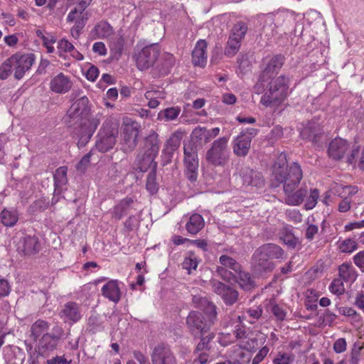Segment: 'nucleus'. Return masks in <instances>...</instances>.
<instances>
[{"mask_svg": "<svg viewBox=\"0 0 364 364\" xmlns=\"http://www.w3.org/2000/svg\"><path fill=\"white\" fill-rule=\"evenodd\" d=\"M346 339L341 338L335 341L333 344V350L337 353H341L346 350Z\"/></svg>", "mask_w": 364, "mask_h": 364, "instance_id": "nucleus-60", "label": "nucleus"}, {"mask_svg": "<svg viewBox=\"0 0 364 364\" xmlns=\"http://www.w3.org/2000/svg\"><path fill=\"white\" fill-rule=\"evenodd\" d=\"M343 281L341 278L333 279L329 287L330 291L334 294L341 295L345 291Z\"/></svg>", "mask_w": 364, "mask_h": 364, "instance_id": "nucleus-48", "label": "nucleus"}, {"mask_svg": "<svg viewBox=\"0 0 364 364\" xmlns=\"http://www.w3.org/2000/svg\"><path fill=\"white\" fill-rule=\"evenodd\" d=\"M200 342L196 346L195 353H199L204 350H209L210 349V343L214 338V333H210L208 335H200Z\"/></svg>", "mask_w": 364, "mask_h": 364, "instance_id": "nucleus-40", "label": "nucleus"}, {"mask_svg": "<svg viewBox=\"0 0 364 364\" xmlns=\"http://www.w3.org/2000/svg\"><path fill=\"white\" fill-rule=\"evenodd\" d=\"M318 196H319V192H318V189H316V188L311 189V194L306 199V202L305 203V208L306 210L313 209L317 203V200L318 198Z\"/></svg>", "mask_w": 364, "mask_h": 364, "instance_id": "nucleus-47", "label": "nucleus"}, {"mask_svg": "<svg viewBox=\"0 0 364 364\" xmlns=\"http://www.w3.org/2000/svg\"><path fill=\"white\" fill-rule=\"evenodd\" d=\"M284 63V56L278 54L272 56L269 59H267L265 62V68H264L259 81L255 85L257 92L262 91L263 86H260V83L267 81L272 75L276 74L282 68Z\"/></svg>", "mask_w": 364, "mask_h": 364, "instance_id": "nucleus-12", "label": "nucleus"}, {"mask_svg": "<svg viewBox=\"0 0 364 364\" xmlns=\"http://www.w3.org/2000/svg\"><path fill=\"white\" fill-rule=\"evenodd\" d=\"M207 44L204 40L197 42L193 52L192 60L195 65L204 67L207 61L206 50Z\"/></svg>", "mask_w": 364, "mask_h": 364, "instance_id": "nucleus-25", "label": "nucleus"}, {"mask_svg": "<svg viewBox=\"0 0 364 364\" xmlns=\"http://www.w3.org/2000/svg\"><path fill=\"white\" fill-rule=\"evenodd\" d=\"M213 290L215 293L221 296L227 305H232L238 299V291L230 286L217 281H211Z\"/></svg>", "mask_w": 364, "mask_h": 364, "instance_id": "nucleus-17", "label": "nucleus"}, {"mask_svg": "<svg viewBox=\"0 0 364 364\" xmlns=\"http://www.w3.org/2000/svg\"><path fill=\"white\" fill-rule=\"evenodd\" d=\"M50 327L48 321L43 319H38L31 326V336L36 340L41 335L46 333Z\"/></svg>", "mask_w": 364, "mask_h": 364, "instance_id": "nucleus-34", "label": "nucleus"}, {"mask_svg": "<svg viewBox=\"0 0 364 364\" xmlns=\"http://www.w3.org/2000/svg\"><path fill=\"white\" fill-rule=\"evenodd\" d=\"M84 11H81L80 7H75L70 11L67 16L68 22L75 21L76 28H83L88 19V13H83Z\"/></svg>", "mask_w": 364, "mask_h": 364, "instance_id": "nucleus-27", "label": "nucleus"}, {"mask_svg": "<svg viewBox=\"0 0 364 364\" xmlns=\"http://www.w3.org/2000/svg\"><path fill=\"white\" fill-rule=\"evenodd\" d=\"M46 364H71V360H68L64 355H56L50 359H48Z\"/></svg>", "mask_w": 364, "mask_h": 364, "instance_id": "nucleus-63", "label": "nucleus"}, {"mask_svg": "<svg viewBox=\"0 0 364 364\" xmlns=\"http://www.w3.org/2000/svg\"><path fill=\"white\" fill-rule=\"evenodd\" d=\"M242 178L243 184L247 186H252L257 188H261L264 186V178L262 173L245 168L242 171Z\"/></svg>", "mask_w": 364, "mask_h": 364, "instance_id": "nucleus-21", "label": "nucleus"}, {"mask_svg": "<svg viewBox=\"0 0 364 364\" xmlns=\"http://www.w3.org/2000/svg\"><path fill=\"white\" fill-rule=\"evenodd\" d=\"M318 126L319 125L316 123H309L307 125L304 127L300 132V135L302 139L311 141Z\"/></svg>", "mask_w": 364, "mask_h": 364, "instance_id": "nucleus-42", "label": "nucleus"}, {"mask_svg": "<svg viewBox=\"0 0 364 364\" xmlns=\"http://www.w3.org/2000/svg\"><path fill=\"white\" fill-rule=\"evenodd\" d=\"M237 274H238L237 282L244 291H251L256 287L255 282L249 272L242 271L241 269Z\"/></svg>", "mask_w": 364, "mask_h": 364, "instance_id": "nucleus-30", "label": "nucleus"}, {"mask_svg": "<svg viewBox=\"0 0 364 364\" xmlns=\"http://www.w3.org/2000/svg\"><path fill=\"white\" fill-rule=\"evenodd\" d=\"M17 249L24 255H35L41 249L38 238L35 235H26L19 240Z\"/></svg>", "mask_w": 364, "mask_h": 364, "instance_id": "nucleus-20", "label": "nucleus"}, {"mask_svg": "<svg viewBox=\"0 0 364 364\" xmlns=\"http://www.w3.org/2000/svg\"><path fill=\"white\" fill-rule=\"evenodd\" d=\"M257 132L258 130L255 128H247L241 132L232 142L233 153L237 156H246L249 153L252 140Z\"/></svg>", "mask_w": 364, "mask_h": 364, "instance_id": "nucleus-11", "label": "nucleus"}, {"mask_svg": "<svg viewBox=\"0 0 364 364\" xmlns=\"http://www.w3.org/2000/svg\"><path fill=\"white\" fill-rule=\"evenodd\" d=\"M49 206V201L44 198L36 200L31 206L33 212H41L48 208Z\"/></svg>", "mask_w": 364, "mask_h": 364, "instance_id": "nucleus-50", "label": "nucleus"}, {"mask_svg": "<svg viewBox=\"0 0 364 364\" xmlns=\"http://www.w3.org/2000/svg\"><path fill=\"white\" fill-rule=\"evenodd\" d=\"M35 60L33 54L14 55L9 58V62L13 65L14 77L21 79L25 73L30 70Z\"/></svg>", "mask_w": 364, "mask_h": 364, "instance_id": "nucleus-14", "label": "nucleus"}, {"mask_svg": "<svg viewBox=\"0 0 364 364\" xmlns=\"http://www.w3.org/2000/svg\"><path fill=\"white\" fill-rule=\"evenodd\" d=\"M73 85V83L70 77L60 73L51 78L49 88L55 94L63 95L68 93L71 90Z\"/></svg>", "mask_w": 364, "mask_h": 364, "instance_id": "nucleus-18", "label": "nucleus"}, {"mask_svg": "<svg viewBox=\"0 0 364 364\" xmlns=\"http://www.w3.org/2000/svg\"><path fill=\"white\" fill-rule=\"evenodd\" d=\"M151 364H176L177 359L168 346H156L151 353Z\"/></svg>", "mask_w": 364, "mask_h": 364, "instance_id": "nucleus-15", "label": "nucleus"}, {"mask_svg": "<svg viewBox=\"0 0 364 364\" xmlns=\"http://www.w3.org/2000/svg\"><path fill=\"white\" fill-rule=\"evenodd\" d=\"M123 48V40L119 38L117 43H111L110 49L116 57H119Z\"/></svg>", "mask_w": 364, "mask_h": 364, "instance_id": "nucleus-59", "label": "nucleus"}, {"mask_svg": "<svg viewBox=\"0 0 364 364\" xmlns=\"http://www.w3.org/2000/svg\"><path fill=\"white\" fill-rule=\"evenodd\" d=\"M251 267L255 274L263 275L272 272L275 264L257 248L252 256Z\"/></svg>", "mask_w": 364, "mask_h": 364, "instance_id": "nucleus-13", "label": "nucleus"}, {"mask_svg": "<svg viewBox=\"0 0 364 364\" xmlns=\"http://www.w3.org/2000/svg\"><path fill=\"white\" fill-rule=\"evenodd\" d=\"M67 173V166H60L55 170L53 174L55 191H60L63 187L68 183Z\"/></svg>", "mask_w": 364, "mask_h": 364, "instance_id": "nucleus-32", "label": "nucleus"}, {"mask_svg": "<svg viewBox=\"0 0 364 364\" xmlns=\"http://www.w3.org/2000/svg\"><path fill=\"white\" fill-rule=\"evenodd\" d=\"M97 37L99 38H108L113 34L114 30L106 21H100L97 23L94 28Z\"/></svg>", "mask_w": 364, "mask_h": 364, "instance_id": "nucleus-35", "label": "nucleus"}, {"mask_svg": "<svg viewBox=\"0 0 364 364\" xmlns=\"http://www.w3.org/2000/svg\"><path fill=\"white\" fill-rule=\"evenodd\" d=\"M280 239L283 242L290 248H295L299 243V240L294 236L292 232L287 228H284L281 232Z\"/></svg>", "mask_w": 364, "mask_h": 364, "instance_id": "nucleus-39", "label": "nucleus"}, {"mask_svg": "<svg viewBox=\"0 0 364 364\" xmlns=\"http://www.w3.org/2000/svg\"><path fill=\"white\" fill-rule=\"evenodd\" d=\"M242 41L232 36H229L224 53L227 57H233L240 50Z\"/></svg>", "mask_w": 364, "mask_h": 364, "instance_id": "nucleus-37", "label": "nucleus"}, {"mask_svg": "<svg viewBox=\"0 0 364 364\" xmlns=\"http://www.w3.org/2000/svg\"><path fill=\"white\" fill-rule=\"evenodd\" d=\"M288 90L289 78L281 75L269 82V89L263 95L260 102L266 107L280 104L287 98Z\"/></svg>", "mask_w": 364, "mask_h": 364, "instance_id": "nucleus-5", "label": "nucleus"}, {"mask_svg": "<svg viewBox=\"0 0 364 364\" xmlns=\"http://www.w3.org/2000/svg\"><path fill=\"white\" fill-rule=\"evenodd\" d=\"M216 272L223 279L226 281H230L235 277L234 274L228 269L223 266H218Z\"/></svg>", "mask_w": 364, "mask_h": 364, "instance_id": "nucleus-54", "label": "nucleus"}, {"mask_svg": "<svg viewBox=\"0 0 364 364\" xmlns=\"http://www.w3.org/2000/svg\"><path fill=\"white\" fill-rule=\"evenodd\" d=\"M216 317V306L208 302L205 314L198 311H191L186 318V323L191 334L196 338L210 331Z\"/></svg>", "mask_w": 364, "mask_h": 364, "instance_id": "nucleus-4", "label": "nucleus"}, {"mask_svg": "<svg viewBox=\"0 0 364 364\" xmlns=\"http://www.w3.org/2000/svg\"><path fill=\"white\" fill-rule=\"evenodd\" d=\"M181 141V133H174L166 140L162 154L167 157L168 160L171 159L174 151L180 146Z\"/></svg>", "mask_w": 364, "mask_h": 364, "instance_id": "nucleus-26", "label": "nucleus"}, {"mask_svg": "<svg viewBox=\"0 0 364 364\" xmlns=\"http://www.w3.org/2000/svg\"><path fill=\"white\" fill-rule=\"evenodd\" d=\"M145 149L146 151L143 156H137V168L141 172L146 171L152 164H154V168L156 166L154 159L159 151V135L156 132H153L146 136L145 139Z\"/></svg>", "mask_w": 364, "mask_h": 364, "instance_id": "nucleus-7", "label": "nucleus"}, {"mask_svg": "<svg viewBox=\"0 0 364 364\" xmlns=\"http://www.w3.org/2000/svg\"><path fill=\"white\" fill-rule=\"evenodd\" d=\"M286 215L288 220L294 223H299L302 220V215L297 210H288L286 212Z\"/></svg>", "mask_w": 364, "mask_h": 364, "instance_id": "nucleus-56", "label": "nucleus"}, {"mask_svg": "<svg viewBox=\"0 0 364 364\" xmlns=\"http://www.w3.org/2000/svg\"><path fill=\"white\" fill-rule=\"evenodd\" d=\"M60 317L65 321L76 323L82 318V314L78 304L73 301H69L64 305L60 312Z\"/></svg>", "mask_w": 364, "mask_h": 364, "instance_id": "nucleus-22", "label": "nucleus"}, {"mask_svg": "<svg viewBox=\"0 0 364 364\" xmlns=\"http://www.w3.org/2000/svg\"><path fill=\"white\" fill-rule=\"evenodd\" d=\"M156 178V176L155 171H152L150 173H149L146 177V187L147 191L151 194L156 193L158 191Z\"/></svg>", "mask_w": 364, "mask_h": 364, "instance_id": "nucleus-44", "label": "nucleus"}, {"mask_svg": "<svg viewBox=\"0 0 364 364\" xmlns=\"http://www.w3.org/2000/svg\"><path fill=\"white\" fill-rule=\"evenodd\" d=\"M102 294L109 301L117 304L121 299V291L117 280H109L102 288Z\"/></svg>", "mask_w": 364, "mask_h": 364, "instance_id": "nucleus-23", "label": "nucleus"}, {"mask_svg": "<svg viewBox=\"0 0 364 364\" xmlns=\"http://www.w3.org/2000/svg\"><path fill=\"white\" fill-rule=\"evenodd\" d=\"M354 264L364 272V250L360 251L353 257Z\"/></svg>", "mask_w": 364, "mask_h": 364, "instance_id": "nucleus-62", "label": "nucleus"}, {"mask_svg": "<svg viewBox=\"0 0 364 364\" xmlns=\"http://www.w3.org/2000/svg\"><path fill=\"white\" fill-rule=\"evenodd\" d=\"M181 112V109L178 107H168L159 113V118H164L166 121H172L178 117Z\"/></svg>", "mask_w": 364, "mask_h": 364, "instance_id": "nucleus-41", "label": "nucleus"}, {"mask_svg": "<svg viewBox=\"0 0 364 364\" xmlns=\"http://www.w3.org/2000/svg\"><path fill=\"white\" fill-rule=\"evenodd\" d=\"M205 127H196L192 132L191 140L190 141L194 142V140L203 141V142L205 143Z\"/></svg>", "mask_w": 364, "mask_h": 364, "instance_id": "nucleus-53", "label": "nucleus"}, {"mask_svg": "<svg viewBox=\"0 0 364 364\" xmlns=\"http://www.w3.org/2000/svg\"><path fill=\"white\" fill-rule=\"evenodd\" d=\"M11 288L8 282L5 279H0V299L7 296L11 292Z\"/></svg>", "mask_w": 364, "mask_h": 364, "instance_id": "nucleus-55", "label": "nucleus"}, {"mask_svg": "<svg viewBox=\"0 0 364 364\" xmlns=\"http://www.w3.org/2000/svg\"><path fill=\"white\" fill-rule=\"evenodd\" d=\"M183 154L186 176L191 182H196L198 178L199 162L198 158V149L195 142L188 141L184 143Z\"/></svg>", "mask_w": 364, "mask_h": 364, "instance_id": "nucleus-8", "label": "nucleus"}, {"mask_svg": "<svg viewBox=\"0 0 364 364\" xmlns=\"http://www.w3.org/2000/svg\"><path fill=\"white\" fill-rule=\"evenodd\" d=\"M284 165V163L274 164L272 184L275 187L283 184V190L286 195L285 203L290 205H299L304 201L308 193L306 186L294 191L303 177L301 168L296 162H293L288 167H285Z\"/></svg>", "mask_w": 364, "mask_h": 364, "instance_id": "nucleus-2", "label": "nucleus"}, {"mask_svg": "<svg viewBox=\"0 0 364 364\" xmlns=\"http://www.w3.org/2000/svg\"><path fill=\"white\" fill-rule=\"evenodd\" d=\"M358 247L357 242L352 239L344 240L339 246V249L342 252L350 253Z\"/></svg>", "mask_w": 364, "mask_h": 364, "instance_id": "nucleus-45", "label": "nucleus"}, {"mask_svg": "<svg viewBox=\"0 0 364 364\" xmlns=\"http://www.w3.org/2000/svg\"><path fill=\"white\" fill-rule=\"evenodd\" d=\"M326 138L327 136L325 134L322 128L320 126H318V129H316L314 135V138L311 142L318 147H322L323 144L325 143V141L326 140Z\"/></svg>", "mask_w": 364, "mask_h": 364, "instance_id": "nucleus-46", "label": "nucleus"}, {"mask_svg": "<svg viewBox=\"0 0 364 364\" xmlns=\"http://www.w3.org/2000/svg\"><path fill=\"white\" fill-rule=\"evenodd\" d=\"M339 277L346 282L353 283L358 277V273L350 263H343L338 267Z\"/></svg>", "mask_w": 364, "mask_h": 364, "instance_id": "nucleus-29", "label": "nucleus"}, {"mask_svg": "<svg viewBox=\"0 0 364 364\" xmlns=\"http://www.w3.org/2000/svg\"><path fill=\"white\" fill-rule=\"evenodd\" d=\"M272 313L276 317L277 320L282 321L285 319L287 311L284 309L278 304H274L271 309Z\"/></svg>", "mask_w": 364, "mask_h": 364, "instance_id": "nucleus-52", "label": "nucleus"}, {"mask_svg": "<svg viewBox=\"0 0 364 364\" xmlns=\"http://www.w3.org/2000/svg\"><path fill=\"white\" fill-rule=\"evenodd\" d=\"M247 25L243 21L237 22L232 27L230 36L242 41L247 31Z\"/></svg>", "mask_w": 364, "mask_h": 364, "instance_id": "nucleus-38", "label": "nucleus"}, {"mask_svg": "<svg viewBox=\"0 0 364 364\" xmlns=\"http://www.w3.org/2000/svg\"><path fill=\"white\" fill-rule=\"evenodd\" d=\"M13 65L9 62V58L3 63L0 68V79L6 80L11 74Z\"/></svg>", "mask_w": 364, "mask_h": 364, "instance_id": "nucleus-49", "label": "nucleus"}, {"mask_svg": "<svg viewBox=\"0 0 364 364\" xmlns=\"http://www.w3.org/2000/svg\"><path fill=\"white\" fill-rule=\"evenodd\" d=\"M121 149L124 153L132 152L136 146L140 125L136 121L127 118L124 120Z\"/></svg>", "mask_w": 364, "mask_h": 364, "instance_id": "nucleus-10", "label": "nucleus"}, {"mask_svg": "<svg viewBox=\"0 0 364 364\" xmlns=\"http://www.w3.org/2000/svg\"><path fill=\"white\" fill-rule=\"evenodd\" d=\"M134 200L131 198H126L122 200L114 208L113 217L117 220H120L123 216L127 215L130 209L131 205Z\"/></svg>", "mask_w": 364, "mask_h": 364, "instance_id": "nucleus-33", "label": "nucleus"}, {"mask_svg": "<svg viewBox=\"0 0 364 364\" xmlns=\"http://www.w3.org/2000/svg\"><path fill=\"white\" fill-rule=\"evenodd\" d=\"M229 138L220 137L215 140L205 153L206 161L214 166H224L228 162L230 151L228 148Z\"/></svg>", "mask_w": 364, "mask_h": 364, "instance_id": "nucleus-6", "label": "nucleus"}, {"mask_svg": "<svg viewBox=\"0 0 364 364\" xmlns=\"http://www.w3.org/2000/svg\"><path fill=\"white\" fill-rule=\"evenodd\" d=\"M63 333V329L59 326H54L51 333H44L36 347L38 355L42 357L48 356L50 353L57 348Z\"/></svg>", "mask_w": 364, "mask_h": 364, "instance_id": "nucleus-9", "label": "nucleus"}, {"mask_svg": "<svg viewBox=\"0 0 364 364\" xmlns=\"http://www.w3.org/2000/svg\"><path fill=\"white\" fill-rule=\"evenodd\" d=\"M269 352V348L267 346H264L262 348L257 355L255 356L252 361V364H259L260 363L264 358L267 356Z\"/></svg>", "mask_w": 364, "mask_h": 364, "instance_id": "nucleus-58", "label": "nucleus"}, {"mask_svg": "<svg viewBox=\"0 0 364 364\" xmlns=\"http://www.w3.org/2000/svg\"><path fill=\"white\" fill-rule=\"evenodd\" d=\"M133 357L139 364H150L149 358L140 351H134Z\"/></svg>", "mask_w": 364, "mask_h": 364, "instance_id": "nucleus-64", "label": "nucleus"}, {"mask_svg": "<svg viewBox=\"0 0 364 364\" xmlns=\"http://www.w3.org/2000/svg\"><path fill=\"white\" fill-rule=\"evenodd\" d=\"M74 46L68 40L63 38L58 41V50L59 56H63L62 53H70L73 50Z\"/></svg>", "mask_w": 364, "mask_h": 364, "instance_id": "nucleus-51", "label": "nucleus"}, {"mask_svg": "<svg viewBox=\"0 0 364 364\" xmlns=\"http://www.w3.org/2000/svg\"><path fill=\"white\" fill-rule=\"evenodd\" d=\"M219 262L221 266L232 270L236 274L242 269L240 264L236 259L225 255H223L219 257Z\"/></svg>", "mask_w": 364, "mask_h": 364, "instance_id": "nucleus-36", "label": "nucleus"}, {"mask_svg": "<svg viewBox=\"0 0 364 364\" xmlns=\"http://www.w3.org/2000/svg\"><path fill=\"white\" fill-rule=\"evenodd\" d=\"M90 157H91L90 152L85 154L77 164L76 168L78 171H83L87 168V166L90 164Z\"/></svg>", "mask_w": 364, "mask_h": 364, "instance_id": "nucleus-61", "label": "nucleus"}, {"mask_svg": "<svg viewBox=\"0 0 364 364\" xmlns=\"http://www.w3.org/2000/svg\"><path fill=\"white\" fill-rule=\"evenodd\" d=\"M293 358L287 353H279L273 360L274 364H290Z\"/></svg>", "mask_w": 364, "mask_h": 364, "instance_id": "nucleus-57", "label": "nucleus"}, {"mask_svg": "<svg viewBox=\"0 0 364 364\" xmlns=\"http://www.w3.org/2000/svg\"><path fill=\"white\" fill-rule=\"evenodd\" d=\"M198 262L197 260L196 257L192 252H190L188 256L184 258V260L182 263V267L183 269L188 270V273H191L192 269H196L198 267Z\"/></svg>", "mask_w": 364, "mask_h": 364, "instance_id": "nucleus-43", "label": "nucleus"}, {"mask_svg": "<svg viewBox=\"0 0 364 364\" xmlns=\"http://www.w3.org/2000/svg\"><path fill=\"white\" fill-rule=\"evenodd\" d=\"M258 248L272 261V259H284L287 257L284 250L277 244L267 243Z\"/></svg>", "mask_w": 364, "mask_h": 364, "instance_id": "nucleus-24", "label": "nucleus"}, {"mask_svg": "<svg viewBox=\"0 0 364 364\" xmlns=\"http://www.w3.org/2000/svg\"><path fill=\"white\" fill-rule=\"evenodd\" d=\"M349 148L350 144L347 140L336 137L329 143L327 151L330 158L334 160H341L344 157Z\"/></svg>", "mask_w": 364, "mask_h": 364, "instance_id": "nucleus-19", "label": "nucleus"}, {"mask_svg": "<svg viewBox=\"0 0 364 364\" xmlns=\"http://www.w3.org/2000/svg\"><path fill=\"white\" fill-rule=\"evenodd\" d=\"M18 220V215L15 210L4 208L0 213V223L6 227H14Z\"/></svg>", "mask_w": 364, "mask_h": 364, "instance_id": "nucleus-31", "label": "nucleus"}, {"mask_svg": "<svg viewBox=\"0 0 364 364\" xmlns=\"http://www.w3.org/2000/svg\"><path fill=\"white\" fill-rule=\"evenodd\" d=\"M89 100L84 96L79 98L68 109L64 117L67 127L79 138L78 146H85L90 139L100 124L96 117H90Z\"/></svg>", "mask_w": 364, "mask_h": 364, "instance_id": "nucleus-1", "label": "nucleus"}, {"mask_svg": "<svg viewBox=\"0 0 364 364\" xmlns=\"http://www.w3.org/2000/svg\"><path fill=\"white\" fill-rule=\"evenodd\" d=\"M205 225V221L201 215L198 213L193 214L186 224V228L188 233L191 235L198 234Z\"/></svg>", "mask_w": 364, "mask_h": 364, "instance_id": "nucleus-28", "label": "nucleus"}, {"mask_svg": "<svg viewBox=\"0 0 364 364\" xmlns=\"http://www.w3.org/2000/svg\"><path fill=\"white\" fill-rule=\"evenodd\" d=\"M109 122H106L108 124ZM105 124H103L105 127ZM118 134V129L116 124H112L110 130L105 129L100 134V139L96 143V148L99 151L105 153L112 149L116 144V137Z\"/></svg>", "mask_w": 364, "mask_h": 364, "instance_id": "nucleus-16", "label": "nucleus"}, {"mask_svg": "<svg viewBox=\"0 0 364 364\" xmlns=\"http://www.w3.org/2000/svg\"><path fill=\"white\" fill-rule=\"evenodd\" d=\"M134 59L139 70L151 68L154 77L167 75L175 64V58L172 54L167 52L161 53L159 43H151L135 52Z\"/></svg>", "mask_w": 364, "mask_h": 364, "instance_id": "nucleus-3", "label": "nucleus"}]
</instances>
